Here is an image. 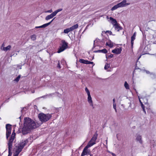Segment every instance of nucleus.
Instances as JSON below:
<instances>
[{
    "instance_id": "bb28decb",
    "label": "nucleus",
    "mask_w": 156,
    "mask_h": 156,
    "mask_svg": "<svg viewBox=\"0 0 156 156\" xmlns=\"http://www.w3.org/2000/svg\"><path fill=\"white\" fill-rule=\"evenodd\" d=\"M30 38L33 41H34L36 39V36L34 34L30 36Z\"/></svg>"
},
{
    "instance_id": "2f4dec72",
    "label": "nucleus",
    "mask_w": 156,
    "mask_h": 156,
    "mask_svg": "<svg viewBox=\"0 0 156 156\" xmlns=\"http://www.w3.org/2000/svg\"><path fill=\"white\" fill-rule=\"evenodd\" d=\"M106 45L109 46L111 48H112L113 47V44L112 43H110L109 44L108 43H107Z\"/></svg>"
},
{
    "instance_id": "ea45409f",
    "label": "nucleus",
    "mask_w": 156,
    "mask_h": 156,
    "mask_svg": "<svg viewBox=\"0 0 156 156\" xmlns=\"http://www.w3.org/2000/svg\"><path fill=\"white\" fill-rule=\"evenodd\" d=\"M94 64V63L93 62H90V61H88L87 64Z\"/></svg>"
},
{
    "instance_id": "e433bc0d",
    "label": "nucleus",
    "mask_w": 156,
    "mask_h": 156,
    "mask_svg": "<svg viewBox=\"0 0 156 156\" xmlns=\"http://www.w3.org/2000/svg\"><path fill=\"white\" fill-rule=\"evenodd\" d=\"M57 67L59 69H60L61 68V66H60V63H59V61H58V65L57 66Z\"/></svg>"
},
{
    "instance_id": "f704fd0d",
    "label": "nucleus",
    "mask_w": 156,
    "mask_h": 156,
    "mask_svg": "<svg viewBox=\"0 0 156 156\" xmlns=\"http://www.w3.org/2000/svg\"><path fill=\"white\" fill-rule=\"evenodd\" d=\"M145 71L147 74H150V75H153V73H150L149 71L145 70Z\"/></svg>"
},
{
    "instance_id": "58836bf2",
    "label": "nucleus",
    "mask_w": 156,
    "mask_h": 156,
    "mask_svg": "<svg viewBox=\"0 0 156 156\" xmlns=\"http://www.w3.org/2000/svg\"><path fill=\"white\" fill-rule=\"evenodd\" d=\"M113 56V54H111L108 56V57L109 58H112Z\"/></svg>"
},
{
    "instance_id": "4c0bfd02",
    "label": "nucleus",
    "mask_w": 156,
    "mask_h": 156,
    "mask_svg": "<svg viewBox=\"0 0 156 156\" xmlns=\"http://www.w3.org/2000/svg\"><path fill=\"white\" fill-rule=\"evenodd\" d=\"M0 48L2 50H3V51H5V47H2V46H1Z\"/></svg>"
},
{
    "instance_id": "7ed1b4c3",
    "label": "nucleus",
    "mask_w": 156,
    "mask_h": 156,
    "mask_svg": "<svg viewBox=\"0 0 156 156\" xmlns=\"http://www.w3.org/2000/svg\"><path fill=\"white\" fill-rule=\"evenodd\" d=\"M28 142V140H26L19 144L18 146L16 147V148L15 154L18 155L24 146L27 144Z\"/></svg>"
},
{
    "instance_id": "5701e85b",
    "label": "nucleus",
    "mask_w": 156,
    "mask_h": 156,
    "mask_svg": "<svg viewBox=\"0 0 156 156\" xmlns=\"http://www.w3.org/2000/svg\"><path fill=\"white\" fill-rule=\"evenodd\" d=\"M11 48V46L10 45H9L6 47H5V51H7L8 50H10Z\"/></svg>"
},
{
    "instance_id": "4468645a",
    "label": "nucleus",
    "mask_w": 156,
    "mask_h": 156,
    "mask_svg": "<svg viewBox=\"0 0 156 156\" xmlns=\"http://www.w3.org/2000/svg\"><path fill=\"white\" fill-rule=\"evenodd\" d=\"M109 21H111V23L114 26L118 23L116 20L112 17H110L109 18Z\"/></svg>"
},
{
    "instance_id": "864d4df0",
    "label": "nucleus",
    "mask_w": 156,
    "mask_h": 156,
    "mask_svg": "<svg viewBox=\"0 0 156 156\" xmlns=\"http://www.w3.org/2000/svg\"><path fill=\"white\" fill-rule=\"evenodd\" d=\"M34 90H33V91H32V93H34Z\"/></svg>"
},
{
    "instance_id": "f257e3e1",
    "label": "nucleus",
    "mask_w": 156,
    "mask_h": 156,
    "mask_svg": "<svg viewBox=\"0 0 156 156\" xmlns=\"http://www.w3.org/2000/svg\"><path fill=\"white\" fill-rule=\"evenodd\" d=\"M24 126L22 129V133L27 134L30 129H35L38 126L35 122L29 118H25L24 119Z\"/></svg>"
},
{
    "instance_id": "423d86ee",
    "label": "nucleus",
    "mask_w": 156,
    "mask_h": 156,
    "mask_svg": "<svg viewBox=\"0 0 156 156\" xmlns=\"http://www.w3.org/2000/svg\"><path fill=\"white\" fill-rule=\"evenodd\" d=\"M11 125L10 124H7L6 125V137L7 139H8L9 136L10 135L11 132L12 127Z\"/></svg>"
},
{
    "instance_id": "f8f14e48",
    "label": "nucleus",
    "mask_w": 156,
    "mask_h": 156,
    "mask_svg": "<svg viewBox=\"0 0 156 156\" xmlns=\"http://www.w3.org/2000/svg\"><path fill=\"white\" fill-rule=\"evenodd\" d=\"M121 48H117L112 50V52L116 54H119L121 53Z\"/></svg>"
},
{
    "instance_id": "6e6d98bb",
    "label": "nucleus",
    "mask_w": 156,
    "mask_h": 156,
    "mask_svg": "<svg viewBox=\"0 0 156 156\" xmlns=\"http://www.w3.org/2000/svg\"><path fill=\"white\" fill-rule=\"evenodd\" d=\"M107 19H108V16H107Z\"/></svg>"
},
{
    "instance_id": "8fccbe9b",
    "label": "nucleus",
    "mask_w": 156,
    "mask_h": 156,
    "mask_svg": "<svg viewBox=\"0 0 156 156\" xmlns=\"http://www.w3.org/2000/svg\"><path fill=\"white\" fill-rule=\"evenodd\" d=\"M110 32V33H112L111 31H107V32Z\"/></svg>"
},
{
    "instance_id": "72a5a7b5",
    "label": "nucleus",
    "mask_w": 156,
    "mask_h": 156,
    "mask_svg": "<svg viewBox=\"0 0 156 156\" xmlns=\"http://www.w3.org/2000/svg\"><path fill=\"white\" fill-rule=\"evenodd\" d=\"M113 108L115 109V112H117L116 109V103L113 104Z\"/></svg>"
},
{
    "instance_id": "412c9836",
    "label": "nucleus",
    "mask_w": 156,
    "mask_h": 156,
    "mask_svg": "<svg viewBox=\"0 0 156 156\" xmlns=\"http://www.w3.org/2000/svg\"><path fill=\"white\" fill-rule=\"evenodd\" d=\"M79 61L80 62L82 63H84V64H88V61L87 60H85L83 59H80L79 60Z\"/></svg>"
},
{
    "instance_id": "3c124183",
    "label": "nucleus",
    "mask_w": 156,
    "mask_h": 156,
    "mask_svg": "<svg viewBox=\"0 0 156 156\" xmlns=\"http://www.w3.org/2000/svg\"><path fill=\"white\" fill-rule=\"evenodd\" d=\"M141 56V55H140V56L139 57V58L138 59V60L140 58Z\"/></svg>"
},
{
    "instance_id": "a211bd4d",
    "label": "nucleus",
    "mask_w": 156,
    "mask_h": 156,
    "mask_svg": "<svg viewBox=\"0 0 156 156\" xmlns=\"http://www.w3.org/2000/svg\"><path fill=\"white\" fill-rule=\"evenodd\" d=\"M94 52H102L104 53H106L107 52V51L105 49H104L101 50H98L95 51H94Z\"/></svg>"
},
{
    "instance_id": "79ce46f5",
    "label": "nucleus",
    "mask_w": 156,
    "mask_h": 156,
    "mask_svg": "<svg viewBox=\"0 0 156 156\" xmlns=\"http://www.w3.org/2000/svg\"><path fill=\"white\" fill-rule=\"evenodd\" d=\"M142 109H143V111L146 114V112L145 111V108H144H144H142Z\"/></svg>"
},
{
    "instance_id": "49530a36",
    "label": "nucleus",
    "mask_w": 156,
    "mask_h": 156,
    "mask_svg": "<svg viewBox=\"0 0 156 156\" xmlns=\"http://www.w3.org/2000/svg\"><path fill=\"white\" fill-rule=\"evenodd\" d=\"M129 4H130L129 3H126V5H129Z\"/></svg>"
},
{
    "instance_id": "c03bdc74",
    "label": "nucleus",
    "mask_w": 156,
    "mask_h": 156,
    "mask_svg": "<svg viewBox=\"0 0 156 156\" xmlns=\"http://www.w3.org/2000/svg\"><path fill=\"white\" fill-rule=\"evenodd\" d=\"M113 103H115V98H114L113 100Z\"/></svg>"
},
{
    "instance_id": "4d7b16f0",
    "label": "nucleus",
    "mask_w": 156,
    "mask_h": 156,
    "mask_svg": "<svg viewBox=\"0 0 156 156\" xmlns=\"http://www.w3.org/2000/svg\"><path fill=\"white\" fill-rule=\"evenodd\" d=\"M23 109H22V110H21V111H22H22H23Z\"/></svg>"
},
{
    "instance_id": "473e14b6",
    "label": "nucleus",
    "mask_w": 156,
    "mask_h": 156,
    "mask_svg": "<svg viewBox=\"0 0 156 156\" xmlns=\"http://www.w3.org/2000/svg\"><path fill=\"white\" fill-rule=\"evenodd\" d=\"M85 91H86V92L87 93V95L90 94V91H89V90H88V88L87 87H86L85 88Z\"/></svg>"
},
{
    "instance_id": "1a4fd4ad",
    "label": "nucleus",
    "mask_w": 156,
    "mask_h": 156,
    "mask_svg": "<svg viewBox=\"0 0 156 156\" xmlns=\"http://www.w3.org/2000/svg\"><path fill=\"white\" fill-rule=\"evenodd\" d=\"M136 140L139 142L140 144H142L143 143L142 136L139 134H137L136 136Z\"/></svg>"
},
{
    "instance_id": "f03ea898",
    "label": "nucleus",
    "mask_w": 156,
    "mask_h": 156,
    "mask_svg": "<svg viewBox=\"0 0 156 156\" xmlns=\"http://www.w3.org/2000/svg\"><path fill=\"white\" fill-rule=\"evenodd\" d=\"M38 118L42 122H46L49 120L52 117L51 114H45L43 113L38 115Z\"/></svg>"
},
{
    "instance_id": "393cba45",
    "label": "nucleus",
    "mask_w": 156,
    "mask_h": 156,
    "mask_svg": "<svg viewBox=\"0 0 156 156\" xmlns=\"http://www.w3.org/2000/svg\"><path fill=\"white\" fill-rule=\"evenodd\" d=\"M62 9L60 8L59 9L56 10H55V11L54 12H53L56 16V14L59 12H60L62 11Z\"/></svg>"
},
{
    "instance_id": "a19ab883",
    "label": "nucleus",
    "mask_w": 156,
    "mask_h": 156,
    "mask_svg": "<svg viewBox=\"0 0 156 156\" xmlns=\"http://www.w3.org/2000/svg\"><path fill=\"white\" fill-rule=\"evenodd\" d=\"M52 11L51 9L48 10L47 12H48L51 13L52 12Z\"/></svg>"
},
{
    "instance_id": "6e6552de",
    "label": "nucleus",
    "mask_w": 156,
    "mask_h": 156,
    "mask_svg": "<svg viewBox=\"0 0 156 156\" xmlns=\"http://www.w3.org/2000/svg\"><path fill=\"white\" fill-rule=\"evenodd\" d=\"M88 145H87L83 149V152H82L81 156H84L85 155H88L89 154L88 151L87 149L88 148L90 147Z\"/></svg>"
},
{
    "instance_id": "de8ad7c7",
    "label": "nucleus",
    "mask_w": 156,
    "mask_h": 156,
    "mask_svg": "<svg viewBox=\"0 0 156 156\" xmlns=\"http://www.w3.org/2000/svg\"><path fill=\"white\" fill-rule=\"evenodd\" d=\"M18 155L17 154H15L13 156H18Z\"/></svg>"
},
{
    "instance_id": "c85d7f7f",
    "label": "nucleus",
    "mask_w": 156,
    "mask_h": 156,
    "mask_svg": "<svg viewBox=\"0 0 156 156\" xmlns=\"http://www.w3.org/2000/svg\"><path fill=\"white\" fill-rule=\"evenodd\" d=\"M110 64L108 63H106L105 67L104 69H107L108 68H109L110 67Z\"/></svg>"
},
{
    "instance_id": "a878e982",
    "label": "nucleus",
    "mask_w": 156,
    "mask_h": 156,
    "mask_svg": "<svg viewBox=\"0 0 156 156\" xmlns=\"http://www.w3.org/2000/svg\"><path fill=\"white\" fill-rule=\"evenodd\" d=\"M124 86H125V88L126 89H129V85H128V83H127L126 81H125V82Z\"/></svg>"
},
{
    "instance_id": "4be33fe9",
    "label": "nucleus",
    "mask_w": 156,
    "mask_h": 156,
    "mask_svg": "<svg viewBox=\"0 0 156 156\" xmlns=\"http://www.w3.org/2000/svg\"><path fill=\"white\" fill-rule=\"evenodd\" d=\"M119 8V6L118 4H117L114 5L113 7H112L111 9V10L112 11H113V10H114L115 9H118Z\"/></svg>"
},
{
    "instance_id": "c9c22d12",
    "label": "nucleus",
    "mask_w": 156,
    "mask_h": 156,
    "mask_svg": "<svg viewBox=\"0 0 156 156\" xmlns=\"http://www.w3.org/2000/svg\"><path fill=\"white\" fill-rule=\"evenodd\" d=\"M139 100L141 104V105L142 107V108H144V105L143 104L142 102L141 101V100L140 99H139Z\"/></svg>"
},
{
    "instance_id": "cd10ccee",
    "label": "nucleus",
    "mask_w": 156,
    "mask_h": 156,
    "mask_svg": "<svg viewBox=\"0 0 156 156\" xmlns=\"http://www.w3.org/2000/svg\"><path fill=\"white\" fill-rule=\"evenodd\" d=\"M54 94V93L48 94L46 95H44V96H43L41 97V98H46L47 96H48V97H51Z\"/></svg>"
},
{
    "instance_id": "37998d69",
    "label": "nucleus",
    "mask_w": 156,
    "mask_h": 156,
    "mask_svg": "<svg viewBox=\"0 0 156 156\" xmlns=\"http://www.w3.org/2000/svg\"><path fill=\"white\" fill-rule=\"evenodd\" d=\"M110 153L112 154L113 155V156H116V155L115 154H114L112 152H111Z\"/></svg>"
},
{
    "instance_id": "2eb2a0df",
    "label": "nucleus",
    "mask_w": 156,
    "mask_h": 156,
    "mask_svg": "<svg viewBox=\"0 0 156 156\" xmlns=\"http://www.w3.org/2000/svg\"><path fill=\"white\" fill-rule=\"evenodd\" d=\"M126 0H123L122 2L118 4L119 7H122L126 6Z\"/></svg>"
},
{
    "instance_id": "6ab92c4d",
    "label": "nucleus",
    "mask_w": 156,
    "mask_h": 156,
    "mask_svg": "<svg viewBox=\"0 0 156 156\" xmlns=\"http://www.w3.org/2000/svg\"><path fill=\"white\" fill-rule=\"evenodd\" d=\"M114 26L115 27V30H117L118 31H119L120 30H122V27L119 26L118 23L116 24Z\"/></svg>"
},
{
    "instance_id": "7c9ffc66",
    "label": "nucleus",
    "mask_w": 156,
    "mask_h": 156,
    "mask_svg": "<svg viewBox=\"0 0 156 156\" xmlns=\"http://www.w3.org/2000/svg\"><path fill=\"white\" fill-rule=\"evenodd\" d=\"M20 75H19L14 80V81L16 82H18L20 78Z\"/></svg>"
},
{
    "instance_id": "20e7f679",
    "label": "nucleus",
    "mask_w": 156,
    "mask_h": 156,
    "mask_svg": "<svg viewBox=\"0 0 156 156\" xmlns=\"http://www.w3.org/2000/svg\"><path fill=\"white\" fill-rule=\"evenodd\" d=\"M61 44H60L61 46L59 48L57 51L58 53H60L66 49L68 47V43L66 42L64 40H62L61 41Z\"/></svg>"
},
{
    "instance_id": "0eeeda50",
    "label": "nucleus",
    "mask_w": 156,
    "mask_h": 156,
    "mask_svg": "<svg viewBox=\"0 0 156 156\" xmlns=\"http://www.w3.org/2000/svg\"><path fill=\"white\" fill-rule=\"evenodd\" d=\"M12 140H10V142L8 144V149H9V154L8 156H11L12 154V144H11Z\"/></svg>"
},
{
    "instance_id": "dca6fc26",
    "label": "nucleus",
    "mask_w": 156,
    "mask_h": 156,
    "mask_svg": "<svg viewBox=\"0 0 156 156\" xmlns=\"http://www.w3.org/2000/svg\"><path fill=\"white\" fill-rule=\"evenodd\" d=\"M88 98H87V100L88 102L90 104V105L92 106H93V101L92 100V98L91 97L90 95L89 94L88 95Z\"/></svg>"
},
{
    "instance_id": "b1692460",
    "label": "nucleus",
    "mask_w": 156,
    "mask_h": 156,
    "mask_svg": "<svg viewBox=\"0 0 156 156\" xmlns=\"http://www.w3.org/2000/svg\"><path fill=\"white\" fill-rule=\"evenodd\" d=\"M70 31H71L70 29V28H67L66 29L64 30L63 32H64V33L65 34H67L69 32H70Z\"/></svg>"
},
{
    "instance_id": "a18cd8bd",
    "label": "nucleus",
    "mask_w": 156,
    "mask_h": 156,
    "mask_svg": "<svg viewBox=\"0 0 156 156\" xmlns=\"http://www.w3.org/2000/svg\"><path fill=\"white\" fill-rule=\"evenodd\" d=\"M2 47H4L5 46V44L4 43H3L1 46Z\"/></svg>"
},
{
    "instance_id": "603ef678",
    "label": "nucleus",
    "mask_w": 156,
    "mask_h": 156,
    "mask_svg": "<svg viewBox=\"0 0 156 156\" xmlns=\"http://www.w3.org/2000/svg\"><path fill=\"white\" fill-rule=\"evenodd\" d=\"M90 156H93V155L92 154H90Z\"/></svg>"
},
{
    "instance_id": "c756f323",
    "label": "nucleus",
    "mask_w": 156,
    "mask_h": 156,
    "mask_svg": "<svg viewBox=\"0 0 156 156\" xmlns=\"http://www.w3.org/2000/svg\"><path fill=\"white\" fill-rule=\"evenodd\" d=\"M98 40H97L94 41V46L92 48L93 49H94V48L97 45H98V44H96L98 42Z\"/></svg>"
},
{
    "instance_id": "9b49d317",
    "label": "nucleus",
    "mask_w": 156,
    "mask_h": 156,
    "mask_svg": "<svg viewBox=\"0 0 156 156\" xmlns=\"http://www.w3.org/2000/svg\"><path fill=\"white\" fill-rule=\"evenodd\" d=\"M136 32H134L133 35L131 37V47L132 48H133V41L134 40H135L136 37Z\"/></svg>"
},
{
    "instance_id": "f3484780",
    "label": "nucleus",
    "mask_w": 156,
    "mask_h": 156,
    "mask_svg": "<svg viewBox=\"0 0 156 156\" xmlns=\"http://www.w3.org/2000/svg\"><path fill=\"white\" fill-rule=\"evenodd\" d=\"M15 135V133L14 132V130L12 134V135L10 137V139L8 141V144H9L10 142H10V140H12V142H11V144H12V143H13V140L14 139Z\"/></svg>"
},
{
    "instance_id": "9d476101",
    "label": "nucleus",
    "mask_w": 156,
    "mask_h": 156,
    "mask_svg": "<svg viewBox=\"0 0 156 156\" xmlns=\"http://www.w3.org/2000/svg\"><path fill=\"white\" fill-rule=\"evenodd\" d=\"M54 18L52 19L50 22L44 24L41 26H36L35 27V28H45L46 27H47L48 26V25H49L53 21V20H54Z\"/></svg>"
},
{
    "instance_id": "aec40b11",
    "label": "nucleus",
    "mask_w": 156,
    "mask_h": 156,
    "mask_svg": "<svg viewBox=\"0 0 156 156\" xmlns=\"http://www.w3.org/2000/svg\"><path fill=\"white\" fill-rule=\"evenodd\" d=\"M78 25L77 24L74 25L71 27H70V29L71 31L75 29H76L78 28Z\"/></svg>"
},
{
    "instance_id": "ddd939ff",
    "label": "nucleus",
    "mask_w": 156,
    "mask_h": 156,
    "mask_svg": "<svg viewBox=\"0 0 156 156\" xmlns=\"http://www.w3.org/2000/svg\"><path fill=\"white\" fill-rule=\"evenodd\" d=\"M55 16L53 12H52L51 14L46 16L45 19L46 20H48L51 19L54 16Z\"/></svg>"
},
{
    "instance_id": "39448f33",
    "label": "nucleus",
    "mask_w": 156,
    "mask_h": 156,
    "mask_svg": "<svg viewBox=\"0 0 156 156\" xmlns=\"http://www.w3.org/2000/svg\"><path fill=\"white\" fill-rule=\"evenodd\" d=\"M98 136V133H96L95 134L93 135L91 140L88 143L87 145L89 147H90L94 144H95L96 143V140L97 139Z\"/></svg>"
},
{
    "instance_id": "5fc2aeb1",
    "label": "nucleus",
    "mask_w": 156,
    "mask_h": 156,
    "mask_svg": "<svg viewBox=\"0 0 156 156\" xmlns=\"http://www.w3.org/2000/svg\"><path fill=\"white\" fill-rule=\"evenodd\" d=\"M88 26H89L88 25H87V27H86V28Z\"/></svg>"
},
{
    "instance_id": "09e8293b",
    "label": "nucleus",
    "mask_w": 156,
    "mask_h": 156,
    "mask_svg": "<svg viewBox=\"0 0 156 156\" xmlns=\"http://www.w3.org/2000/svg\"><path fill=\"white\" fill-rule=\"evenodd\" d=\"M106 144H107V142H108V140H107V139L106 140Z\"/></svg>"
}]
</instances>
